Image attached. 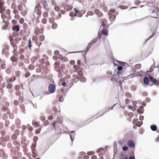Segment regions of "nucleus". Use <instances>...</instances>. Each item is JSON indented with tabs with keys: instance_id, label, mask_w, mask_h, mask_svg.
<instances>
[{
	"instance_id": "obj_1",
	"label": "nucleus",
	"mask_w": 159,
	"mask_h": 159,
	"mask_svg": "<svg viewBox=\"0 0 159 159\" xmlns=\"http://www.w3.org/2000/svg\"><path fill=\"white\" fill-rule=\"evenodd\" d=\"M143 82L146 85L148 84L150 86H152L154 84L157 86H159V81L151 76H149L148 78L145 77L143 79Z\"/></svg>"
},
{
	"instance_id": "obj_2",
	"label": "nucleus",
	"mask_w": 159,
	"mask_h": 159,
	"mask_svg": "<svg viewBox=\"0 0 159 159\" xmlns=\"http://www.w3.org/2000/svg\"><path fill=\"white\" fill-rule=\"evenodd\" d=\"M75 69L74 72L75 74L73 75V80H74L76 79H80L81 77L83 75V73L82 70L80 69H79V67L76 65H75L73 66Z\"/></svg>"
},
{
	"instance_id": "obj_3",
	"label": "nucleus",
	"mask_w": 159,
	"mask_h": 159,
	"mask_svg": "<svg viewBox=\"0 0 159 159\" xmlns=\"http://www.w3.org/2000/svg\"><path fill=\"white\" fill-rule=\"evenodd\" d=\"M42 8L40 3H38L36 5L34 8V12L33 14L34 18L38 19L40 18L42 13L41 11Z\"/></svg>"
},
{
	"instance_id": "obj_4",
	"label": "nucleus",
	"mask_w": 159,
	"mask_h": 159,
	"mask_svg": "<svg viewBox=\"0 0 159 159\" xmlns=\"http://www.w3.org/2000/svg\"><path fill=\"white\" fill-rule=\"evenodd\" d=\"M23 6L25 7V10H23V6L21 4H20L18 5V10L21 11V14L22 16H25L27 14V9L26 7V6L25 5L23 4Z\"/></svg>"
},
{
	"instance_id": "obj_5",
	"label": "nucleus",
	"mask_w": 159,
	"mask_h": 159,
	"mask_svg": "<svg viewBox=\"0 0 159 159\" xmlns=\"http://www.w3.org/2000/svg\"><path fill=\"white\" fill-rule=\"evenodd\" d=\"M153 13V16L154 18L157 19L156 20V23H158L159 21V11L157 9L152 11Z\"/></svg>"
},
{
	"instance_id": "obj_6",
	"label": "nucleus",
	"mask_w": 159,
	"mask_h": 159,
	"mask_svg": "<svg viewBox=\"0 0 159 159\" xmlns=\"http://www.w3.org/2000/svg\"><path fill=\"white\" fill-rule=\"evenodd\" d=\"M38 37L36 35H35L33 36L32 38V40L33 41H35V44L37 45L39 47L40 46L42 45V43L40 42L38 40Z\"/></svg>"
},
{
	"instance_id": "obj_7",
	"label": "nucleus",
	"mask_w": 159,
	"mask_h": 159,
	"mask_svg": "<svg viewBox=\"0 0 159 159\" xmlns=\"http://www.w3.org/2000/svg\"><path fill=\"white\" fill-rule=\"evenodd\" d=\"M48 91L50 93H54L55 90V86L52 84L49 85L48 87Z\"/></svg>"
},
{
	"instance_id": "obj_8",
	"label": "nucleus",
	"mask_w": 159,
	"mask_h": 159,
	"mask_svg": "<svg viewBox=\"0 0 159 159\" xmlns=\"http://www.w3.org/2000/svg\"><path fill=\"white\" fill-rule=\"evenodd\" d=\"M59 120H58V121H55L54 123H52L51 124V125L52 127L54 128V129H56V124H57V123H59L61 124L63 122V118L62 117H60L59 118Z\"/></svg>"
},
{
	"instance_id": "obj_9",
	"label": "nucleus",
	"mask_w": 159,
	"mask_h": 159,
	"mask_svg": "<svg viewBox=\"0 0 159 159\" xmlns=\"http://www.w3.org/2000/svg\"><path fill=\"white\" fill-rule=\"evenodd\" d=\"M128 146L131 148H134L135 146V144L134 141L132 140H129L127 143Z\"/></svg>"
},
{
	"instance_id": "obj_10",
	"label": "nucleus",
	"mask_w": 159,
	"mask_h": 159,
	"mask_svg": "<svg viewBox=\"0 0 159 159\" xmlns=\"http://www.w3.org/2000/svg\"><path fill=\"white\" fill-rule=\"evenodd\" d=\"M10 41L11 44L12 46H13L14 50H16L17 48V47L16 46V43H15L13 39L12 38V37L11 36L10 37Z\"/></svg>"
},
{
	"instance_id": "obj_11",
	"label": "nucleus",
	"mask_w": 159,
	"mask_h": 159,
	"mask_svg": "<svg viewBox=\"0 0 159 159\" xmlns=\"http://www.w3.org/2000/svg\"><path fill=\"white\" fill-rule=\"evenodd\" d=\"M73 7L71 5H68L66 3H65L64 5V9L67 11H68L71 10L72 8Z\"/></svg>"
},
{
	"instance_id": "obj_12",
	"label": "nucleus",
	"mask_w": 159,
	"mask_h": 159,
	"mask_svg": "<svg viewBox=\"0 0 159 159\" xmlns=\"http://www.w3.org/2000/svg\"><path fill=\"white\" fill-rule=\"evenodd\" d=\"M97 38L93 39L89 43L88 45V47H89V48H90L91 46L93 45V44L97 42Z\"/></svg>"
},
{
	"instance_id": "obj_13",
	"label": "nucleus",
	"mask_w": 159,
	"mask_h": 159,
	"mask_svg": "<svg viewBox=\"0 0 159 159\" xmlns=\"http://www.w3.org/2000/svg\"><path fill=\"white\" fill-rule=\"evenodd\" d=\"M54 54L55 55L59 56V58L61 60H63L65 58V57H63L61 56V55L59 54V52L58 51H55L54 52Z\"/></svg>"
},
{
	"instance_id": "obj_14",
	"label": "nucleus",
	"mask_w": 159,
	"mask_h": 159,
	"mask_svg": "<svg viewBox=\"0 0 159 159\" xmlns=\"http://www.w3.org/2000/svg\"><path fill=\"white\" fill-rule=\"evenodd\" d=\"M102 33L104 35L107 36L108 35V30L106 29H103L102 31Z\"/></svg>"
},
{
	"instance_id": "obj_15",
	"label": "nucleus",
	"mask_w": 159,
	"mask_h": 159,
	"mask_svg": "<svg viewBox=\"0 0 159 159\" xmlns=\"http://www.w3.org/2000/svg\"><path fill=\"white\" fill-rule=\"evenodd\" d=\"M102 25L103 26H105L107 23V20L106 19L103 18L102 20Z\"/></svg>"
},
{
	"instance_id": "obj_16",
	"label": "nucleus",
	"mask_w": 159,
	"mask_h": 159,
	"mask_svg": "<svg viewBox=\"0 0 159 159\" xmlns=\"http://www.w3.org/2000/svg\"><path fill=\"white\" fill-rule=\"evenodd\" d=\"M12 29L13 30H16L17 31H18L20 30L19 27L18 25H14L12 27Z\"/></svg>"
},
{
	"instance_id": "obj_17",
	"label": "nucleus",
	"mask_w": 159,
	"mask_h": 159,
	"mask_svg": "<svg viewBox=\"0 0 159 159\" xmlns=\"http://www.w3.org/2000/svg\"><path fill=\"white\" fill-rule=\"evenodd\" d=\"M144 109L143 107H140L137 110V111L138 112L142 113L143 112Z\"/></svg>"
},
{
	"instance_id": "obj_18",
	"label": "nucleus",
	"mask_w": 159,
	"mask_h": 159,
	"mask_svg": "<svg viewBox=\"0 0 159 159\" xmlns=\"http://www.w3.org/2000/svg\"><path fill=\"white\" fill-rule=\"evenodd\" d=\"M44 36L43 35H41L39 37V41L42 42V41H43L44 40Z\"/></svg>"
},
{
	"instance_id": "obj_19",
	"label": "nucleus",
	"mask_w": 159,
	"mask_h": 159,
	"mask_svg": "<svg viewBox=\"0 0 159 159\" xmlns=\"http://www.w3.org/2000/svg\"><path fill=\"white\" fill-rule=\"evenodd\" d=\"M32 125L35 127H37L39 125V123L35 120H33L32 122Z\"/></svg>"
},
{
	"instance_id": "obj_20",
	"label": "nucleus",
	"mask_w": 159,
	"mask_h": 159,
	"mask_svg": "<svg viewBox=\"0 0 159 159\" xmlns=\"http://www.w3.org/2000/svg\"><path fill=\"white\" fill-rule=\"evenodd\" d=\"M79 80L81 82H85L86 81L85 78L83 76L80 78Z\"/></svg>"
},
{
	"instance_id": "obj_21",
	"label": "nucleus",
	"mask_w": 159,
	"mask_h": 159,
	"mask_svg": "<svg viewBox=\"0 0 159 159\" xmlns=\"http://www.w3.org/2000/svg\"><path fill=\"white\" fill-rule=\"evenodd\" d=\"M150 128L151 130L153 131H155L157 129V126L155 125H151Z\"/></svg>"
},
{
	"instance_id": "obj_22",
	"label": "nucleus",
	"mask_w": 159,
	"mask_h": 159,
	"mask_svg": "<svg viewBox=\"0 0 159 159\" xmlns=\"http://www.w3.org/2000/svg\"><path fill=\"white\" fill-rule=\"evenodd\" d=\"M16 78L14 77H13L12 78H8L7 80V82H12L13 81L15 80Z\"/></svg>"
},
{
	"instance_id": "obj_23",
	"label": "nucleus",
	"mask_w": 159,
	"mask_h": 159,
	"mask_svg": "<svg viewBox=\"0 0 159 159\" xmlns=\"http://www.w3.org/2000/svg\"><path fill=\"white\" fill-rule=\"evenodd\" d=\"M64 95V94L63 93L62 95H60V96L59 98V101H60V102H62L63 101L64 99V98L63 97Z\"/></svg>"
},
{
	"instance_id": "obj_24",
	"label": "nucleus",
	"mask_w": 159,
	"mask_h": 159,
	"mask_svg": "<svg viewBox=\"0 0 159 159\" xmlns=\"http://www.w3.org/2000/svg\"><path fill=\"white\" fill-rule=\"evenodd\" d=\"M4 84L2 81L0 82V90H2L4 87Z\"/></svg>"
},
{
	"instance_id": "obj_25",
	"label": "nucleus",
	"mask_w": 159,
	"mask_h": 159,
	"mask_svg": "<svg viewBox=\"0 0 159 159\" xmlns=\"http://www.w3.org/2000/svg\"><path fill=\"white\" fill-rule=\"evenodd\" d=\"M57 25L56 23H54L52 24V28L53 29H55L57 28Z\"/></svg>"
},
{
	"instance_id": "obj_26",
	"label": "nucleus",
	"mask_w": 159,
	"mask_h": 159,
	"mask_svg": "<svg viewBox=\"0 0 159 159\" xmlns=\"http://www.w3.org/2000/svg\"><path fill=\"white\" fill-rule=\"evenodd\" d=\"M29 44L28 46L30 49L31 50V48L32 46V45L31 44V41L30 39H29Z\"/></svg>"
},
{
	"instance_id": "obj_27",
	"label": "nucleus",
	"mask_w": 159,
	"mask_h": 159,
	"mask_svg": "<svg viewBox=\"0 0 159 159\" xmlns=\"http://www.w3.org/2000/svg\"><path fill=\"white\" fill-rule=\"evenodd\" d=\"M48 118L49 120H52L54 119V117L52 115H51L49 116H48Z\"/></svg>"
},
{
	"instance_id": "obj_28",
	"label": "nucleus",
	"mask_w": 159,
	"mask_h": 159,
	"mask_svg": "<svg viewBox=\"0 0 159 159\" xmlns=\"http://www.w3.org/2000/svg\"><path fill=\"white\" fill-rule=\"evenodd\" d=\"M141 65L140 64H138L135 65V67L136 69H139L141 68Z\"/></svg>"
},
{
	"instance_id": "obj_29",
	"label": "nucleus",
	"mask_w": 159,
	"mask_h": 159,
	"mask_svg": "<svg viewBox=\"0 0 159 159\" xmlns=\"http://www.w3.org/2000/svg\"><path fill=\"white\" fill-rule=\"evenodd\" d=\"M11 60L13 61H17L16 58L14 56L12 57L11 58Z\"/></svg>"
},
{
	"instance_id": "obj_30",
	"label": "nucleus",
	"mask_w": 159,
	"mask_h": 159,
	"mask_svg": "<svg viewBox=\"0 0 159 159\" xmlns=\"http://www.w3.org/2000/svg\"><path fill=\"white\" fill-rule=\"evenodd\" d=\"M143 122L142 121H138L136 123V125L139 127H140L142 124Z\"/></svg>"
},
{
	"instance_id": "obj_31",
	"label": "nucleus",
	"mask_w": 159,
	"mask_h": 159,
	"mask_svg": "<svg viewBox=\"0 0 159 159\" xmlns=\"http://www.w3.org/2000/svg\"><path fill=\"white\" fill-rule=\"evenodd\" d=\"M119 7L120 8L123 9H126L128 8V7L127 6H124L123 5H120L119 6Z\"/></svg>"
},
{
	"instance_id": "obj_32",
	"label": "nucleus",
	"mask_w": 159,
	"mask_h": 159,
	"mask_svg": "<svg viewBox=\"0 0 159 159\" xmlns=\"http://www.w3.org/2000/svg\"><path fill=\"white\" fill-rule=\"evenodd\" d=\"M12 87V85L11 83H8L7 85V88L8 89H10Z\"/></svg>"
},
{
	"instance_id": "obj_33",
	"label": "nucleus",
	"mask_w": 159,
	"mask_h": 159,
	"mask_svg": "<svg viewBox=\"0 0 159 159\" xmlns=\"http://www.w3.org/2000/svg\"><path fill=\"white\" fill-rule=\"evenodd\" d=\"M37 29L40 34H42L43 33V30L42 28H37Z\"/></svg>"
},
{
	"instance_id": "obj_34",
	"label": "nucleus",
	"mask_w": 159,
	"mask_h": 159,
	"mask_svg": "<svg viewBox=\"0 0 159 159\" xmlns=\"http://www.w3.org/2000/svg\"><path fill=\"white\" fill-rule=\"evenodd\" d=\"M115 11L114 10H110L108 11V14L109 15H111L113 14Z\"/></svg>"
},
{
	"instance_id": "obj_35",
	"label": "nucleus",
	"mask_w": 159,
	"mask_h": 159,
	"mask_svg": "<svg viewBox=\"0 0 159 159\" xmlns=\"http://www.w3.org/2000/svg\"><path fill=\"white\" fill-rule=\"evenodd\" d=\"M14 17L15 19L18 20L20 18V16L18 14H16L15 15Z\"/></svg>"
},
{
	"instance_id": "obj_36",
	"label": "nucleus",
	"mask_w": 159,
	"mask_h": 159,
	"mask_svg": "<svg viewBox=\"0 0 159 159\" xmlns=\"http://www.w3.org/2000/svg\"><path fill=\"white\" fill-rule=\"evenodd\" d=\"M103 151H104V149L102 148H101L98 149L97 150V152H99V153L101 152H102V153Z\"/></svg>"
},
{
	"instance_id": "obj_37",
	"label": "nucleus",
	"mask_w": 159,
	"mask_h": 159,
	"mask_svg": "<svg viewBox=\"0 0 159 159\" xmlns=\"http://www.w3.org/2000/svg\"><path fill=\"white\" fill-rule=\"evenodd\" d=\"M0 12L2 14L3 13L5 9L4 8L2 7H1V8H0Z\"/></svg>"
},
{
	"instance_id": "obj_38",
	"label": "nucleus",
	"mask_w": 159,
	"mask_h": 159,
	"mask_svg": "<svg viewBox=\"0 0 159 159\" xmlns=\"http://www.w3.org/2000/svg\"><path fill=\"white\" fill-rule=\"evenodd\" d=\"M49 124V122L48 120H47L45 121L43 123V125H44V126H46L48 125Z\"/></svg>"
},
{
	"instance_id": "obj_39",
	"label": "nucleus",
	"mask_w": 159,
	"mask_h": 159,
	"mask_svg": "<svg viewBox=\"0 0 159 159\" xmlns=\"http://www.w3.org/2000/svg\"><path fill=\"white\" fill-rule=\"evenodd\" d=\"M11 8L13 9H16V5L15 3H13L11 6Z\"/></svg>"
},
{
	"instance_id": "obj_40",
	"label": "nucleus",
	"mask_w": 159,
	"mask_h": 159,
	"mask_svg": "<svg viewBox=\"0 0 159 159\" xmlns=\"http://www.w3.org/2000/svg\"><path fill=\"white\" fill-rule=\"evenodd\" d=\"M1 17L2 19L4 20L6 18V16L4 13H2V14Z\"/></svg>"
},
{
	"instance_id": "obj_41",
	"label": "nucleus",
	"mask_w": 159,
	"mask_h": 159,
	"mask_svg": "<svg viewBox=\"0 0 159 159\" xmlns=\"http://www.w3.org/2000/svg\"><path fill=\"white\" fill-rule=\"evenodd\" d=\"M3 0H0V8L3 7Z\"/></svg>"
},
{
	"instance_id": "obj_42",
	"label": "nucleus",
	"mask_w": 159,
	"mask_h": 159,
	"mask_svg": "<svg viewBox=\"0 0 159 159\" xmlns=\"http://www.w3.org/2000/svg\"><path fill=\"white\" fill-rule=\"evenodd\" d=\"M41 131V129H37L36 130L35 133L36 134H38L40 133Z\"/></svg>"
},
{
	"instance_id": "obj_43",
	"label": "nucleus",
	"mask_w": 159,
	"mask_h": 159,
	"mask_svg": "<svg viewBox=\"0 0 159 159\" xmlns=\"http://www.w3.org/2000/svg\"><path fill=\"white\" fill-rule=\"evenodd\" d=\"M80 63H81L80 60H78L77 61V65H76V66L79 67V69H80Z\"/></svg>"
},
{
	"instance_id": "obj_44",
	"label": "nucleus",
	"mask_w": 159,
	"mask_h": 159,
	"mask_svg": "<svg viewBox=\"0 0 159 159\" xmlns=\"http://www.w3.org/2000/svg\"><path fill=\"white\" fill-rule=\"evenodd\" d=\"M14 104L15 105L17 106V105H18L19 102L18 100H14Z\"/></svg>"
},
{
	"instance_id": "obj_45",
	"label": "nucleus",
	"mask_w": 159,
	"mask_h": 159,
	"mask_svg": "<svg viewBox=\"0 0 159 159\" xmlns=\"http://www.w3.org/2000/svg\"><path fill=\"white\" fill-rule=\"evenodd\" d=\"M54 21V19L53 18H51L49 19V21L50 23H52Z\"/></svg>"
},
{
	"instance_id": "obj_46",
	"label": "nucleus",
	"mask_w": 159,
	"mask_h": 159,
	"mask_svg": "<svg viewBox=\"0 0 159 159\" xmlns=\"http://www.w3.org/2000/svg\"><path fill=\"white\" fill-rule=\"evenodd\" d=\"M52 110L55 113H56L58 111L57 108L55 107H54L52 108Z\"/></svg>"
},
{
	"instance_id": "obj_47",
	"label": "nucleus",
	"mask_w": 159,
	"mask_h": 159,
	"mask_svg": "<svg viewBox=\"0 0 159 159\" xmlns=\"http://www.w3.org/2000/svg\"><path fill=\"white\" fill-rule=\"evenodd\" d=\"M19 12V11L17 10L16 9H14L13 11V13L15 14H17Z\"/></svg>"
},
{
	"instance_id": "obj_48",
	"label": "nucleus",
	"mask_w": 159,
	"mask_h": 159,
	"mask_svg": "<svg viewBox=\"0 0 159 159\" xmlns=\"http://www.w3.org/2000/svg\"><path fill=\"white\" fill-rule=\"evenodd\" d=\"M47 20L45 18H43L42 20V22L43 23L45 24L47 22Z\"/></svg>"
},
{
	"instance_id": "obj_49",
	"label": "nucleus",
	"mask_w": 159,
	"mask_h": 159,
	"mask_svg": "<svg viewBox=\"0 0 159 159\" xmlns=\"http://www.w3.org/2000/svg\"><path fill=\"white\" fill-rule=\"evenodd\" d=\"M30 73L29 72H26L25 74V76L26 77H28L30 75Z\"/></svg>"
},
{
	"instance_id": "obj_50",
	"label": "nucleus",
	"mask_w": 159,
	"mask_h": 159,
	"mask_svg": "<svg viewBox=\"0 0 159 159\" xmlns=\"http://www.w3.org/2000/svg\"><path fill=\"white\" fill-rule=\"evenodd\" d=\"M123 150L124 151H126L128 149V148L126 146H124L122 148Z\"/></svg>"
},
{
	"instance_id": "obj_51",
	"label": "nucleus",
	"mask_w": 159,
	"mask_h": 159,
	"mask_svg": "<svg viewBox=\"0 0 159 159\" xmlns=\"http://www.w3.org/2000/svg\"><path fill=\"white\" fill-rule=\"evenodd\" d=\"M43 16L45 17H47L48 16V14L47 12H44L43 13Z\"/></svg>"
},
{
	"instance_id": "obj_52",
	"label": "nucleus",
	"mask_w": 159,
	"mask_h": 159,
	"mask_svg": "<svg viewBox=\"0 0 159 159\" xmlns=\"http://www.w3.org/2000/svg\"><path fill=\"white\" fill-rule=\"evenodd\" d=\"M40 119L42 121H43L45 120L46 118L45 117V116H40Z\"/></svg>"
},
{
	"instance_id": "obj_53",
	"label": "nucleus",
	"mask_w": 159,
	"mask_h": 159,
	"mask_svg": "<svg viewBox=\"0 0 159 159\" xmlns=\"http://www.w3.org/2000/svg\"><path fill=\"white\" fill-rule=\"evenodd\" d=\"M100 12L99 10L98 9H96L94 11V13L97 15H98V14Z\"/></svg>"
},
{
	"instance_id": "obj_54",
	"label": "nucleus",
	"mask_w": 159,
	"mask_h": 159,
	"mask_svg": "<svg viewBox=\"0 0 159 159\" xmlns=\"http://www.w3.org/2000/svg\"><path fill=\"white\" fill-rule=\"evenodd\" d=\"M128 115L129 116L130 118H132L133 117L134 114L132 112H130L129 113Z\"/></svg>"
},
{
	"instance_id": "obj_55",
	"label": "nucleus",
	"mask_w": 159,
	"mask_h": 159,
	"mask_svg": "<svg viewBox=\"0 0 159 159\" xmlns=\"http://www.w3.org/2000/svg\"><path fill=\"white\" fill-rule=\"evenodd\" d=\"M38 139V137L36 136H34L33 138V140L34 141L36 142Z\"/></svg>"
},
{
	"instance_id": "obj_56",
	"label": "nucleus",
	"mask_w": 159,
	"mask_h": 159,
	"mask_svg": "<svg viewBox=\"0 0 159 159\" xmlns=\"http://www.w3.org/2000/svg\"><path fill=\"white\" fill-rule=\"evenodd\" d=\"M95 152H88L87 154L88 155H93L94 154Z\"/></svg>"
},
{
	"instance_id": "obj_57",
	"label": "nucleus",
	"mask_w": 159,
	"mask_h": 159,
	"mask_svg": "<svg viewBox=\"0 0 159 159\" xmlns=\"http://www.w3.org/2000/svg\"><path fill=\"white\" fill-rule=\"evenodd\" d=\"M24 22V20L23 18H21L19 20V22L20 24H23Z\"/></svg>"
},
{
	"instance_id": "obj_58",
	"label": "nucleus",
	"mask_w": 159,
	"mask_h": 159,
	"mask_svg": "<svg viewBox=\"0 0 159 159\" xmlns=\"http://www.w3.org/2000/svg\"><path fill=\"white\" fill-rule=\"evenodd\" d=\"M35 34V35H37L39 33V32L38 30H37V29L35 30V31H34V32Z\"/></svg>"
},
{
	"instance_id": "obj_59",
	"label": "nucleus",
	"mask_w": 159,
	"mask_h": 159,
	"mask_svg": "<svg viewBox=\"0 0 159 159\" xmlns=\"http://www.w3.org/2000/svg\"><path fill=\"white\" fill-rule=\"evenodd\" d=\"M6 13L7 15H10V11L9 10H7L6 11Z\"/></svg>"
},
{
	"instance_id": "obj_60",
	"label": "nucleus",
	"mask_w": 159,
	"mask_h": 159,
	"mask_svg": "<svg viewBox=\"0 0 159 159\" xmlns=\"http://www.w3.org/2000/svg\"><path fill=\"white\" fill-rule=\"evenodd\" d=\"M12 22L14 25H15L16 24L17 21L15 20H12Z\"/></svg>"
},
{
	"instance_id": "obj_61",
	"label": "nucleus",
	"mask_w": 159,
	"mask_h": 159,
	"mask_svg": "<svg viewBox=\"0 0 159 159\" xmlns=\"http://www.w3.org/2000/svg\"><path fill=\"white\" fill-rule=\"evenodd\" d=\"M122 69L123 67L121 66H119L117 68V69L119 70H122Z\"/></svg>"
},
{
	"instance_id": "obj_62",
	"label": "nucleus",
	"mask_w": 159,
	"mask_h": 159,
	"mask_svg": "<svg viewBox=\"0 0 159 159\" xmlns=\"http://www.w3.org/2000/svg\"><path fill=\"white\" fill-rule=\"evenodd\" d=\"M54 9L56 11H57L59 10V7L58 6H56L55 7Z\"/></svg>"
},
{
	"instance_id": "obj_63",
	"label": "nucleus",
	"mask_w": 159,
	"mask_h": 159,
	"mask_svg": "<svg viewBox=\"0 0 159 159\" xmlns=\"http://www.w3.org/2000/svg\"><path fill=\"white\" fill-rule=\"evenodd\" d=\"M89 157L88 155L87 156H85L84 157V159H89Z\"/></svg>"
},
{
	"instance_id": "obj_64",
	"label": "nucleus",
	"mask_w": 159,
	"mask_h": 159,
	"mask_svg": "<svg viewBox=\"0 0 159 159\" xmlns=\"http://www.w3.org/2000/svg\"><path fill=\"white\" fill-rule=\"evenodd\" d=\"M91 159H96L97 157H96V156H95V155H93L92 156Z\"/></svg>"
}]
</instances>
